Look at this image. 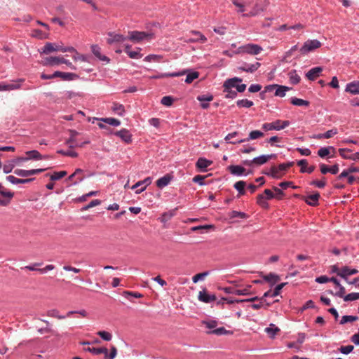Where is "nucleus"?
Returning <instances> with one entry per match:
<instances>
[{
    "instance_id": "f257e3e1",
    "label": "nucleus",
    "mask_w": 359,
    "mask_h": 359,
    "mask_svg": "<svg viewBox=\"0 0 359 359\" xmlns=\"http://www.w3.org/2000/svg\"><path fill=\"white\" fill-rule=\"evenodd\" d=\"M263 48L261 46L255 43H248L241 46H239L234 52V54H249L252 55H256L259 54L262 51Z\"/></svg>"
},
{
    "instance_id": "f03ea898",
    "label": "nucleus",
    "mask_w": 359,
    "mask_h": 359,
    "mask_svg": "<svg viewBox=\"0 0 359 359\" xmlns=\"http://www.w3.org/2000/svg\"><path fill=\"white\" fill-rule=\"evenodd\" d=\"M322 46L320 41L317 39H309L304 42L303 46L299 48V52L302 55H306L312 52Z\"/></svg>"
},
{
    "instance_id": "7ed1b4c3",
    "label": "nucleus",
    "mask_w": 359,
    "mask_h": 359,
    "mask_svg": "<svg viewBox=\"0 0 359 359\" xmlns=\"http://www.w3.org/2000/svg\"><path fill=\"white\" fill-rule=\"evenodd\" d=\"M285 171L286 170L284 164L280 163L278 166H271L269 171L264 172V173L273 179H280L283 176Z\"/></svg>"
},
{
    "instance_id": "20e7f679",
    "label": "nucleus",
    "mask_w": 359,
    "mask_h": 359,
    "mask_svg": "<svg viewBox=\"0 0 359 359\" xmlns=\"http://www.w3.org/2000/svg\"><path fill=\"white\" fill-rule=\"evenodd\" d=\"M62 65L65 64L72 69H76V67L72 65L69 60L65 59L64 57H50L46 59L44 65Z\"/></svg>"
},
{
    "instance_id": "39448f33",
    "label": "nucleus",
    "mask_w": 359,
    "mask_h": 359,
    "mask_svg": "<svg viewBox=\"0 0 359 359\" xmlns=\"http://www.w3.org/2000/svg\"><path fill=\"white\" fill-rule=\"evenodd\" d=\"M70 137L66 140L65 144L69 145V148H74L76 147H82L86 144H89L90 140H86L83 142L79 144L76 142V137L79 135V133L75 130H69Z\"/></svg>"
},
{
    "instance_id": "423d86ee",
    "label": "nucleus",
    "mask_w": 359,
    "mask_h": 359,
    "mask_svg": "<svg viewBox=\"0 0 359 359\" xmlns=\"http://www.w3.org/2000/svg\"><path fill=\"white\" fill-rule=\"evenodd\" d=\"M14 194L6 189L0 183V205L6 206L10 203L11 199L13 197Z\"/></svg>"
},
{
    "instance_id": "0eeeda50",
    "label": "nucleus",
    "mask_w": 359,
    "mask_h": 359,
    "mask_svg": "<svg viewBox=\"0 0 359 359\" xmlns=\"http://www.w3.org/2000/svg\"><path fill=\"white\" fill-rule=\"evenodd\" d=\"M46 170L47 168H37L32 170L16 169L14 170V173L18 176L27 177L33 175L39 174Z\"/></svg>"
},
{
    "instance_id": "6e6552de",
    "label": "nucleus",
    "mask_w": 359,
    "mask_h": 359,
    "mask_svg": "<svg viewBox=\"0 0 359 359\" xmlns=\"http://www.w3.org/2000/svg\"><path fill=\"white\" fill-rule=\"evenodd\" d=\"M261 67V63L256 62L253 64H248L243 62L242 65L238 67V69L247 73H254Z\"/></svg>"
},
{
    "instance_id": "1a4fd4ad",
    "label": "nucleus",
    "mask_w": 359,
    "mask_h": 359,
    "mask_svg": "<svg viewBox=\"0 0 359 359\" xmlns=\"http://www.w3.org/2000/svg\"><path fill=\"white\" fill-rule=\"evenodd\" d=\"M151 183V178L148 177L145 178L144 180L138 181L135 183L132 187V189H136L135 194H139L144 191L147 187L149 186Z\"/></svg>"
},
{
    "instance_id": "9d476101",
    "label": "nucleus",
    "mask_w": 359,
    "mask_h": 359,
    "mask_svg": "<svg viewBox=\"0 0 359 359\" xmlns=\"http://www.w3.org/2000/svg\"><path fill=\"white\" fill-rule=\"evenodd\" d=\"M352 149L347 148H340L338 151L339 155L344 158L346 160H351L353 161H359V152H355L354 154H350V156H346V153L352 152Z\"/></svg>"
},
{
    "instance_id": "9b49d317",
    "label": "nucleus",
    "mask_w": 359,
    "mask_h": 359,
    "mask_svg": "<svg viewBox=\"0 0 359 359\" xmlns=\"http://www.w3.org/2000/svg\"><path fill=\"white\" fill-rule=\"evenodd\" d=\"M149 36L144 32L133 31L129 32V36L127 37L128 39L133 42H140Z\"/></svg>"
},
{
    "instance_id": "f8f14e48",
    "label": "nucleus",
    "mask_w": 359,
    "mask_h": 359,
    "mask_svg": "<svg viewBox=\"0 0 359 359\" xmlns=\"http://www.w3.org/2000/svg\"><path fill=\"white\" fill-rule=\"evenodd\" d=\"M264 136V133L260 130H252L250 133L248 137L245 139H241L236 140L235 142H231L232 144H240L243 142H245L250 141L251 140H256Z\"/></svg>"
},
{
    "instance_id": "ddd939ff",
    "label": "nucleus",
    "mask_w": 359,
    "mask_h": 359,
    "mask_svg": "<svg viewBox=\"0 0 359 359\" xmlns=\"http://www.w3.org/2000/svg\"><path fill=\"white\" fill-rule=\"evenodd\" d=\"M320 197V194L318 192H316L313 194L309 195L308 196H302L301 198L309 205L316 207L319 204L318 201Z\"/></svg>"
},
{
    "instance_id": "4468645a",
    "label": "nucleus",
    "mask_w": 359,
    "mask_h": 359,
    "mask_svg": "<svg viewBox=\"0 0 359 359\" xmlns=\"http://www.w3.org/2000/svg\"><path fill=\"white\" fill-rule=\"evenodd\" d=\"M114 135L119 137L121 140L126 144L132 142V135L130 131L126 128H123L119 131L115 132Z\"/></svg>"
},
{
    "instance_id": "2eb2a0df",
    "label": "nucleus",
    "mask_w": 359,
    "mask_h": 359,
    "mask_svg": "<svg viewBox=\"0 0 359 359\" xmlns=\"http://www.w3.org/2000/svg\"><path fill=\"white\" fill-rule=\"evenodd\" d=\"M198 298L199 301L204 303H210L216 300V296L213 294H208L206 289L199 292Z\"/></svg>"
},
{
    "instance_id": "dca6fc26",
    "label": "nucleus",
    "mask_w": 359,
    "mask_h": 359,
    "mask_svg": "<svg viewBox=\"0 0 359 359\" xmlns=\"http://www.w3.org/2000/svg\"><path fill=\"white\" fill-rule=\"evenodd\" d=\"M330 282H332L339 288V290L335 293H334L332 290H329L328 293L339 297H344V294L346 293V290L344 287L340 284L339 281L336 278L332 277L330 278Z\"/></svg>"
},
{
    "instance_id": "f3484780",
    "label": "nucleus",
    "mask_w": 359,
    "mask_h": 359,
    "mask_svg": "<svg viewBox=\"0 0 359 359\" xmlns=\"http://www.w3.org/2000/svg\"><path fill=\"white\" fill-rule=\"evenodd\" d=\"M189 70H183L182 72H171V73H161L158 74L156 75H153L150 76V79H163L165 77H177L182 75H184L187 73Z\"/></svg>"
},
{
    "instance_id": "a211bd4d",
    "label": "nucleus",
    "mask_w": 359,
    "mask_h": 359,
    "mask_svg": "<svg viewBox=\"0 0 359 359\" xmlns=\"http://www.w3.org/2000/svg\"><path fill=\"white\" fill-rule=\"evenodd\" d=\"M90 48L92 53L98 60H100V61L106 62L107 63L109 62L110 59L108 57L102 55L101 48L98 45L93 44L91 46Z\"/></svg>"
},
{
    "instance_id": "6ab92c4d",
    "label": "nucleus",
    "mask_w": 359,
    "mask_h": 359,
    "mask_svg": "<svg viewBox=\"0 0 359 359\" xmlns=\"http://www.w3.org/2000/svg\"><path fill=\"white\" fill-rule=\"evenodd\" d=\"M108 36L109 38L107 40L108 44L123 42L127 39V37L124 36L123 35L115 34L114 32H109Z\"/></svg>"
},
{
    "instance_id": "aec40b11",
    "label": "nucleus",
    "mask_w": 359,
    "mask_h": 359,
    "mask_svg": "<svg viewBox=\"0 0 359 359\" xmlns=\"http://www.w3.org/2000/svg\"><path fill=\"white\" fill-rule=\"evenodd\" d=\"M358 273V271L355 269H350L348 266H344L340 270V272H338V276L341 277L346 281H348V277L351 275H354Z\"/></svg>"
},
{
    "instance_id": "412c9836",
    "label": "nucleus",
    "mask_w": 359,
    "mask_h": 359,
    "mask_svg": "<svg viewBox=\"0 0 359 359\" xmlns=\"http://www.w3.org/2000/svg\"><path fill=\"white\" fill-rule=\"evenodd\" d=\"M277 155L276 154H271L269 155H261L259 156L255 157L252 159L254 164L257 165H261L266 163L271 158H276Z\"/></svg>"
},
{
    "instance_id": "4be33fe9",
    "label": "nucleus",
    "mask_w": 359,
    "mask_h": 359,
    "mask_svg": "<svg viewBox=\"0 0 359 359\" xmlns=\"http://www.w3.org/2000/svg\"><path fill=\"white\" fill-rule=\"evenodd\" d=\"M212 161L208 160L203 157H201L197 160L196 166L200 171L205 172L207 171V168L212 165Z\"/></svg>"
},
{
    "instance_id": "5701e85b",
    "label": "nucleus",
    "mask_w": 359,
    "mask_h": 359,
    "mask_svg": "<svg viewBox=\"0 0 359 359\" xmlns=\"http://www.w3.org/2000/svg\"><path fill=\"white\" fill-rule=\"evenodd\" d=\"M345 91L352 95L359 94V81H353L347 83Z\"/></svg>"
},
{
    "instance_id": "b1692460",
    "label": "nucleus",
    "mask_w": 359,
    "mask_h": 359,
    "mask_svg": "<svg viewBox=\"0 0 359 359\" xmlns=\"http://www.w3.org/2000/svg\"><path fill=\"white\" fill-rule=\"evenodd\" d=\"M54 76L61 78L63 81H72L79 78V76L74 73L62 72L59 71L55 72Z\"/></svg>"
},
{
    "instance_id": "393cba45",
    "label": "nucleus",
    "mask_w": 359,
    "mask_h": 359,
    "mask_svg": "<svg viewBox=\"0 0 359 359\" xmlns=\"http://www.w3.org/2000/svg\"><path fill=\"white\" fill-rule=\"evenodd\" d=\"M286 284H287V283H282L276 285L274 290H272V292L271 290L266 291L264 294V295L261 297V300H262L264 298L267 297H274L278 296L280 294V290L283 288V287Z\"/></svg>"
},
{
    "instance_id": "a878e982",
    "label": "nucleus",
    "mask_w": 359,
    "mask_h": 359,
    "mask_svg": "<svg viewBox=\"0 0 359 359\" xmlns=\"http://www.w3.org/2000/svg\"><path fill=\"white\" fill-rule=\"evenodd\" d=\"M227 170L230 172L231 175L236 176H241L244 175V172L245 171V168L238 165H231L228 166Z\"/></svg>"
},
{
    "instance_id": "bb28decb",
    "label": "nucleus",
    "mask_w": 359,
    "mask_h": 359,
    "mask_svg": "<svg viewBox=\"0 0 359 359\" xmlns=\"http://www.w3.org/2000/svg\"><path fill=\"white\" fill-rule=\"evenodd\" d=\"M173 178V176L170 174H166L163 177L159 178L156 184V186L160 188V189H162L165 187H166L167 185L169 184V183L171 182V180H172Z\"/></svg>"
},
{
    "instance_id": "cd10ccee",
    "label": "nucleus",
    "mask_w": 359,
    "mask_h": 359,
    "mask_svg": "<svg viewBox=\"0 0 359 359\" xmlns=\"http://www.w3.org/2000/svg\"><path fill=\"white\" fill-rule=\"evenodd\" d=\"M190 34L194 35H197L196 38H189L187 40V42L194 43V42H201L205 43L207 41V38L200 32L192 30L190 32Z\"/></svg>"
},
{
    "instance_id": "c85d7f7f",
    "label": "nucleus",
    "mask_w": 359,
    "mask_h": 359,
    "mask_svg": "<svg viewBox=\"0 0 359 359\" xmlns=\"http://www.w3.org/2000/svg\"><path fill=\"white\" fill-rule=\"evenodd\" d=\"M323 71L321 67H316L311 69L306 74V76L310 81H314L317 77L319 76L320 73Z\"/></svg>"
},
{
    "instance_id": "c756f323",
    "label": "nucleus",
    "mask_w": 359,
    "mask_h": 359,
    "mask_svg": "<svg viewBox=\"0 0 359 359\" xmlns=\"http://www.w3.org/2000/svg\"><path fill=\"white\" fill-rule=\"evenodd\" d=\"M27 156L21 160L29 161V160H42V155L37 150L27 151L26 153Z\"/></svg>"
},
{
    "instance_id": "7c9ffc66",
    "label": "nucleus",
    "mask_w": 359,
    "mask_h": 359,
    "mask_svg": "<svg viewBox=\"0 0 359 359\" xmlns=\"http://www.w3.org/2000/svg\"><path fill=\"white\" fill-rule=\"evenodd\" d=\"M197 100L201 102V108L205 109L209 107L210 105L208 102L212 101L213 100V96L212 95H198L197 97Z\"/></svg>"
},
{
    "instance_id": "2f4dec72",
    "label": "nucleus",
    "mask_w": 359,
    "mask_h": 359,
    "mask_svg": "<svg viewBox=\"0 0 359 359\" xmlns=\"http://www.w3.org/2000/svg\"><path fill=\"white\" fill-rule=\"evenodd\" d=\"M241 82H242V79L238 77L229 79L224 81L223 87L225 89H231L232 88H236L237 83Z\"/></svg>"
},
{
    "instance_id": "473e14b6",
    "label": "nucleus",
    "mask_w": 359,
    "mask_h": 359,
    "mask_svg": "<svg viewBox=\"0 0 359 359\" xmlns=\"http://www.w3.org/2000/svg\"><path fill=\"white\" fill-rule=\"evenodd\" d=\"M35 178H27V179H19L13 175H8L6 177V180L13 184H27L32 181H33Z\"/></svg>"
},
{
    "instance_id": "72a5a7b5",
    "label": "nucleus",
    "mask_w": 359,
    "mask_h": 359,
    "mask_svg": "<svg viewBox=\"0 0 359 359\" xmlns=\"http://www.w3.org/2000/svg\"><path fill=\"white\" fill-rule=\"evenodd\" d=\"M279 124H280V119H277L271 123H265L262 125V128L265 131L269 130H280Z\"/></svg>"
},
{
    "instance_id": "f704fd0d",
    "label": "nucleus",
    "mask_w": 359,
    "mask_h": 359,
    "mask_svg": "<svg viewBox=\"0 0 359 359\" xmlns=\"http://www.w3.org/2000/svg\"><path fill=\"white\" fill-rule=\"evenodd\" d=\"M275 89L276 90L274 93V95L280 97H283L285 96L286 92L290 90L292 88L277 84V86Z\"/></svg>"
},
{
    "instance_id": "c9c22d12",
    "label": "nucleus",
    "mask_w": 359,
    "mask_h": 359,
    "mask_svg": "<svg viewBox=\"0 0 359 359\" xmlns=\"http://www.w3.org/2000/svg\"><path fill=\"white\" fill-rule=\"evenodd\" d=\"M262 278L266 282L269 283L271 286H273L280 280L279 276L273 273L262 276Z\"/></svg>"
},
{
    "instance_id": "e433bc0d",
    "label": "nucleus",
    "mask_w": 359,
    "mask_h": 359,
    "mask_svg": "<svg viewBox=\"0 0 359 359\" xmlns=\"http://www.w3.org/2000/svg\"><path fill=\"white\" fill-rule=\"evenodd\" d=\"M85 351L92 353L94 355H99L101 353H103L104 355H107L108 353V349L105 347H100V348H95V347H88L84 348Z\"/></svg>"
},
{
    "instance_id": "4c0bfd02",
    "label": "nucleus",
    "mask_w": 359,
    "mask_h": 359,
    "mask_svg": "<svg viewBox=\"0 0 359 359\" xmlns=\"http://www.w3.org/2000/svg\"><path fill=\"white\" fill-rule=\"evenodd\" d=\"M330 151H332L333 152H335L336 149L332 146H329L327 147H321L318 151V155L320 158H325V156H328L330 153Z\"/></svg>"
},
{
    "instance_id": "58836bf2",
    "label": "nucleus",
    "mask_w": 359,
    "mask_h": 359,
    "mask_svg": "<svg viewBox=\"0 0 359 359\" xmlns=\"http://www.w3.org/2000/svg\"><path fill=\"white\" fill-rule=\"evenodd\" d=\"M280 331V330L273 323H271L269 327L265 328V332L272 339H273L276 334Z\"/></svg>"
},
{
    "instance_id": "ea45409f",
    "label": "nucleus",
    "mask_w": 359,
    "mask_h": 359,
    "mask_svg": "<svg viewBox=\"0 0 359 359\" xmlns=\"http://www.w3.org/2000/svg\"><path fill=\"white\" fill-rule=\"evenodd\" d=\"M208 334H215L217 336L225 335L232 334V332L226 330L224 327L214 329L212 330L207 332Z\"/></svg>"
},
{
    "instance_id": "a19ab883",
    "label": "nucleus",
    "mask_w": 359,
    "mask_h": 359,
    "mask_svg": "<svg viewBox=\"0 0 359 359\" xmlns=\"http://www.w3.org/2000/svg\"><path fill=\"white\" fill-rule=\"evenodd\" d=\"M59 46H54L52 43H46L43 46L41 53L44 54H48L53 51H58Z\"/></svg>"
},
{
    "instance_id": "79ce46f5",
    "label": "nucleus",
    "mask_w": 359,
    "mask_h": 359,
    "mask_svg": "<svg viewBox=\"0 0 359 359\" xmlns=\"http://www.w3.org/2000/svg\"><path fill=\"white\" fill-rule=\"evenodd\" d=\"M112 111L118 116H123L125 114V108L122 104L120 103H113L111 107Z\"/></svg>"
},
{
    "instance_id": "37998d69",
    "label": "nucleus",
    "mask_w": 359,
    "mask_h": 359,
    "mask_svg": "<svg viewBox=\"0 0 359 359\" xmlns=\"http://www.w3.org/2000/svg\"><path fill=\"white\" fill-rule=\"evenodd\" d=\"M290 102L292 104H293L294 106L309 107L310 104V102L309 101L303 100V99L297 98L295 97H292L290 99Z\"/></svg>"
},
{
    "instance_id": "c03bdc74",
    "label": "nucleus",
    "mask_w": 359,
    "mask_h": 359,
    "mask_svg": "<svg viewBox=\"0 0 359 359\" xmlns=\"http://www.w3.org/2000/svg\"><path fill=\"white\" fill-rule=\"evenodd\" d=\"M289 79L292 84L296 85L300 82V76L297 74V70L293 69L289 72Z\"/></svg>"
},
{
    "instance_id": "a18cd8bd",
    "label": "nucleus",
    "mask_w": 359,
    "mask_h": 359,
    "mask_svg": "<svg viewBox=\"0 0 359 359\" xmlns=\"http://www.w3.org/2000/svg\"><path fill=\"white\" fill-rule=\"evenodd\" d=\"M245 186H246L245 182L238 181L234 184L233 187L238 191V194L240 196H243L245 194Z\"/></svg>"
},
{
    "instance_id": "49530a36",
    "label": "nucleus",
    "mask_w": 359,
    "mask_h": 359,
    "mask_svg": "<svg viewBox=\"0 0 359 359\" xmlns=\"http://www.w3.org/2000/svg\"><path fill=\"white\" fill-rule=\"evenodd\" d=\"M253 104H254L253 102L251 100H249L248 99L238 100L236 102V105L240 108H241V107L250 108L252 106H253Z\"/></svg>"
},
{
    "instance_id": "de8ad7c7",
    "label": "nucleus",
    "mask_w": 359,
    "mask_h": 359,
    "mask_svg": "<svg viewBox=\"0 0 359 359\" xmlns=\"http://www.w3.org/2000/svg\"><path fill=\"white\" fill-rule=\"evenodd\" d=\"M25 81V79H18L15 83H9L6 84L7 90H18L21 88V84L20 83H23Z\"/></svg>"
},
{
    "instance_id": "09e8293b",
    "label": "nucleus",
    "mask_w": 359,
    "mask_h": 359,
    "mask_svg": "<svg viewBox=\"0 0 359 359\" xmlns=\"http://www.w3.org/2000/svg\"><path fill=\"white\" fill-rule=\"evenodd\" d=\"M198 76H199V73L198 72H196V71L189 72L187 74L185 82L187 83H192V81L194 79H196L197 78H198Z\"/></svg>"
},
{
    "instance_id": "8fccbe9b",
    "label": "nucleus",
    "mask_w": 359,
    "mask_h": 359,
    "mask_svg": "<svg viewBox=\"0 0 359 359\" xmlns=\"http://www.w3.org/2000/svg\"><path fill=\"white\" fill-rule=\"evenodd\" d=\"M100 120L113 126H118L121 125V121L115 118H102Z\"/></svg>"
},
{
    "instance_id": "3c124183",
    "label": "nucleus",
    "mask_w": 359,
    "mask_h": 359,
    "mask_svg": "<svg viewBox=\"0 0 359 359\" xmlns=\"http://www.w3.org/2000/svg\"><path fill=\"white\" fill-rule=\"evenodd\" d=\"M67 175V172L65 170L60 172H54L53 174L50 175L51 181L59 180Z\"/></svg>"
},
{
    "instance_id": "603ef678",
    "label": "nucleus",
    "mask_w": 359,
    "mask_h": 359,
    "mask_svg": "<svg viewBox=\"0 0 359 359\" xmlns=\"http://www.w3.org/2000/svg\"><path fill=\"white\" fill-rule=\"evenodd\" d=\"M358 319V317L356 316H342L339 323L341 325H344L347 323L354 322V321L357 320Z\"/></svg>"
},
{
    "instance_id": "864d4df0",
    "label": "nucleus",
    "mask_w": 359,
    "mask_h": 359,
    "mask_svg": "<svg viewBox=\"0 0 359 359\" xmlns=\"http://www.w3.org/2000/svg\"><path fill=\"white\" fill-rule=\"evenodd\" d=\"M230 218L240 217L241 219H247L248 215L243 212L233 210L229 213Z\"/></svg>"
},
{
    "instance_id": "5fc2aeb1",
    "label": "nucleus",
    "mask_w": 359,
    "mask_h": 359,
    "mask_svg": "<svg viewBox=\"0 0 359 359\" xmlns=\"http://www.w3.org/2000/svg\"><path fill=\"white\" fill-rule=\"evenodd\" d=\"M341 298H343L345 302L354 301L359 299V292H352L347 295L344 294V297Z\"/></svg>"
},
{
    "instance_id": "6e6d98bb",
    "label": "nucleus",
    "mask_w": 359,
    "mask_h": 359,
    "mask_svg": "<svg viewBox=\"0 0 359 359\" xmlns=\"http://www.w3.org/2000/svg\"><path fill=\"white\" fill-rule=\"evenodd\" d=\"M47 316L49 317L56 318L57 319H65V316H61L59 314V311L57 309H51L48 311Z\"/></svg>"
},
{
    "instance_id": "4d7b16f0",
    "label": "nucleus",
    "mask_w": 359,
    "mask_h": 359,
    "mask_svg": "<svg viewBox=\"0 0 359 359\" xmlns=\"http://www.w3.org/2000/svg\"><path fill=\"white\" fill-rule=\"evenodd\" d=\"M101 204V201L99 200V199H95V200H93L92 201H90L88 205L83 206L82 208H81V210L82 211H86L93 207H95V206H97V205H99Z\"/></svg>"
},
{
    "instance_id": "13d9d810",
    "label": "nucleus",
    "mask_w": 359,
    "mask_h": 359,
    "mask_svg": "<svg viewBox=\"0 0 359 359\" xmlns=\"http://www.w3.org/2000/svg\"><path fill=\"white\" fill-rule=\"evenodd\" d=\"M251 286L249 285V286H247L246 287L243 288V289H235V290H233V294H236V295H247V294H250V289Z\"/></svg>"
},
{
    "instance_id": "bf43d9fd",
    "label": "nucleus",
    "mask_w": 359,
    "mask_h": 359,
    "mask_svg": "<svg viewBox=\"0 0 359 359\" xmlns=\"http://www.w3.org/2000/svg\"><path fill=\"white\" fill-rule=\"evenodd\" d=\"M57 154H62L63 156H70V157H73V158H76L78 156V153L74 151H64L62 149H60V150H57Z\"/></svg>"
},
{
    "instance_id": "052dcab7",
    "label": "nucleus",
    "mask_w": 359,
    "mask_h": 359,
    "mask_svg": "<svg viewBox=\"0 0 359 359\" xmlns=\"http://www.w3.org/2000/svg\"><path fill=\"white\" fill-rule=\"evenodd\" d=\"M162 57H163L161 55L151 54L144 57V61L149 62L152 61L159 62Z\"/></svg>"
},
{
    "instance_id": "680f3d73",
    "label": "nucleus",
    "mask_w": 359,
    "mask_h": 359,
    "mask_svg": "<svg viewBox=\"0 0 359 359\" xmlns=\"http://www.w3.org/2000/svg\"><path fill=\"white\" fill-rule=\"evenodd\" d=\"M174 99L171 96H164L161 100V103L165 106L170 107L172 104Z\"/></svg>"
},
{
    "instance_id": "e2e57ef3",
    "label": "nucleus",
    "mask_w": 359,
    "mask_h": 359,
    "mask_svg": "<svg viewBox=\"0 0 359 359\" xmlns=\"http://www.w3.org/2000/svg\"><path fill=\"white\" fill-rule=\"evenodd\" d=\"M48 34L43 33L40 29H34L33 30L32 36L36 38H38L40 39H46L48 37Z\"/></svg>"
},
{
    "instance_id": "0e129e2a",
    "label": "nucleus",
    "mask_w": 359,
    "mask_h": 359,
    "mask_svg": "<svg viewBox=\"0 0 359 359\" xmlns=\"http://www.w3.org/2000/svg\"><path fill=\"white\" fill-rule=\"evenodd\" d=\"M316 308L315 304L312 300H308L303 306L299 309V312L302 313L308 309Z\"/></svg>"
},
{
    "instance_id": "69168bd1",
    "label": "nucleus",
    "mask_w": 359,
    "mask_h": 359,
    "mask_svg": "<svg viewBox=\"0 0 359 359\" xmlns=\"http://www.w3.org/2000/svg\"><path fill=\"white\" fill-rule=\"evenodd\" d=\"M97 334L104 341H110L112 338L111 334L107 331H99Z\"/></svg>"
},
{
    "instance_id": "338daca9",
    "label": "nucleus",
    "mask_w": 359,
    "mask_h": 359,
    "mask_svg": "<svg viewBox=\"0 0 359 359\" xmlns=\"http://www.w3.org/2000/svg\"><path fill=\"white\" fill-rule=\"evenodd\" d=\"M310 185L315 186L319 189L324 188L326 185V182L325 181V177H323V180H313L310 182Z\"/></svg>"
},
{
    "instance_id": "774afa93",
    "label": "nucleus",
    "mask_w": 359,
    "mask_h": 359,
    "mask_svg": "<svg viewBox=\"0 0 359 359\" xmlns=\"http://www.w3.org/2000/svg\"><path fill=\"white\" fill-rule=\"evenodd\" d=\"M279 187L284 189H287V187H291L293 189L298 188L297 186L294 185L293 182L290 181L282 182L279 184Z\"/></svg>"
}]
</instances>
